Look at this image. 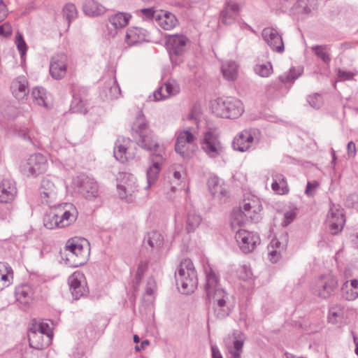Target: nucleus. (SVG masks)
Segmentation results:
<instances>
[{"instance_id": "7ed1b4c3", "label": "nucleus", "mask_w": 358, "mask_h": 358, "mask_svg": "<svg viewBox=\"0 0 358 358\" xmlns=\"http://www.w3.org/2000/svg\"><path fill=\"white\" fill-rule=\"evenodd\" d=\"M175 278L182 293L188 294L194 291L198 285V278L191 259H185L180 262L175 272Z\"/></svg>"}, {"instance_id": "9b49d317", "label": "nucleus", "mask_w": 358, "mask_h": 358, "mask_svg": "<svg viewBox=\"0 0 358 358\" xmlns=\"http://www.w3.org/2000/svg\"><path fill=\"white\" fill-rule=\"evenodd\" d=\"M41 203L49 207L55 206L58 201V189L52 178L47 176L43 178L40 187Z\"/></svg>"}, {"instance_id": "f257e3e1", "label": "nucleus", "mask_w": 358, "mask_h": 358, "mask_svg": "<svg viewBox=\"0 0 358 358\" xmlns=\"http://www.w3.org/2000/svg\"><path fill=\"white\" fill-rule=\"evenodd\" d=\"M132 136L138 145L143 149L157 153L163 147L159 146L148 128L145 116L141 111L136 115L131 128Z\"/></svg>"}, {"instance_id": "4468645a", "label": "nucleus", "mask_w": 358, "mask_h": 358, "mask_svg": "<svg viewBox=\"0 0 358 358\" xmlns=\"http://www.w3.org/2000/svg\"><path fill=\"white\" fill-rule=\"evenodd\" d=\"M69 289L75 300L87 296L88 287L84 275L78 271L72 273L68 278Z\"/></svg>"}, {"instance_id": "0eeeda50", "label": "nucleus", "mask_w": 358, "mask_h": 358, "mask_svg": "<svg viewBox=\"0 0 358 358\" xmlns=\"http://www.w3.org/2000/svg\"><path fill=\"white\" fill-rule=\"evenodd\" d=\"M47 169V160L40 154L31 155L27 160L22 162L20 166V172L27 177H36L43 173Z\"/></svg>"}, {"instance_id": "774afa93", "label": "nucleus", "mask_w": 358, "mask_h": 358, "mask_svg": "<svg viewBox=\"0 0 358 358\" xmlns=\"http://www.w3.org/2000/svg\"><path fill=\"white\" fill-rule=\"evenodd\" d=\"M355 74L350 71H342L341 69L338 71V77L340 80H352Z\"/></svg>"}, {"instance_id": "9d476101", "label": "nucleus", "mask_w": 358, "mask_h": 358, "mask_svg": "<svg viewBox=\"0 0 358 358\" xmlns=\"http://www.w3.org/2000/svg\"><path fill=\"white\" fill-rule=\"evenodd\" d=\"M196 139V136L189 129L179 131L175 144L176 152L185 159L190 158L193 154L190 147L194 143Z\"/></svg>"}, {"instance_id": "c9c22d12", "label": "nucleus", "mask_w": 358, "mask_h": 358, "mask_svg": "<svg viewBox=\"0 0 358 358\" xmlns=\"http://www.w3.org/2000/svg\"><path fill=\"white\" fill-rule=\"evenodd\" d=\"M345 315V307L341 304H335L329 310L328 321L337 324L343 320Z\"/></svg>"}, {"instance_id": "8fccbe9b", "label": "nucleus", "mask_w": 358, "mask_h": 358, "mask_svg": "<svg viewBox=\"0 0 358 358\" xmlns=\"http://www.w3.org/2000/svg\"><path fill=\"white\" fill-rule=\"evenodd\" d=\"M63 15L68 20L69 24L77 17L78 11L73 3H66L63 8Z\"/></svg>"}, {"instance_id": "09e8293b", "label": "nucleus", "mask_w": 358, "mask_h": 358, "mask_svg": "<svg viewBox=\"0 0 358 358\" xmlns=\"http://www.w3.org/2000/svg\"><path fill=\"white\" fill-rule=\"evenodd\" d=\"M31 96L38 106L46 107L45 90L43 87H36L31 91Z\"/></svg>"}, {"instance_id": "338daca9", "label": "nucleus", "mask_w": 358, "mask_h": 358, "mask_svg": "<svg viewBox=\"0 0 358 358\" xmlns=\"http://www.w3.org/2000/svg\"><path fill=\"white\" fill-rule=\"evenodd\" d=\"M13 30L9 23H4L0 25V36L9 37L12 35Z\"/></svg>"}, {"instance_id": "a19ab883", "label": "nucleus", "mask_w": 358, "mask_h": 358, "mask_svg": "<svg viewBox=\"0 0 358 358\" xmlns=\"http://www.w3.org/2000/svg\"><path fill=\"white\" fill-rule=\"evenodd\" d=\"M159 13L154 7L145 8L136 10L137 15L144 21L154 22L156 23Z\"/></svg>"}, {"instance_id": "a211bd4d", "label": "nucleus", "mask_w": 358, "mask_h": 358, "mask_svg": "<svg viewBox=\"0 0 358 358\" xmlns=\"http://www.w3.org/2000/svg\"><path fill=\"white\" fill-rule=\"evenodd\" d=\"M336 286L337 280L334 276L324 275L317 280L316 292L320 297L326 299L331 296Z\"/></svg>"}, {"instance_id": "6ab92c4d", "label": "nucleus", "mask_w": 358, "mask_h": 358, "mask_svg": "<svg viewBox=\"0 0 358 358\" xmlns=\"http://www.w3.org/2000/svg\"><path fill=\"white\" fill-rule=\"evenodd\" d=\"M203 272L206 275V283L204 285L206 294H211L213 291L222 287L220 284L218 273L208 263L203 265Z\"/></svg>"}, {"instance_id": "49530a36", "label": "nucleus", "mask_w": 358, "mask_h": 358, "mask_svg": "<svg viewBox=\"0 0 358 358\" xmlns=\"http://www.w3.org/2000/svg\"><path fill=\"white\" fill-rule=\"evenodd\" d=\"M254 71L261 77H268L273 73V66L271 62L257 64L255 66Z\"/></svg>"}, {"instance_id": "2eb2a0df", "label": "nucleus", "mask_w": 358, "mask_h": 358, "mask_svg": "<svg viewBox=\"0 0 358 358\" xmlns=\"http://www.w3.org/2000/svg\"><path fill=\"white\" fill-rule=\"evenodd\" d=\"M262 38L271 49L275 52L282 53L285 50L282 34L273 27H266L262 32Z\"/></svg>"}, {"instance_id": "c85d7f7f", "label": "nucleus", "mask_w": 358, "mask_h": 358, "mask_svg": "<svg viewBox=\"0 0 358 358\" xmlns=\"http://www.w3.org/2000/svg\"><path fill=\"white\" fill-rule=\"evenodd\" d=\"M83 13L90 17H96L103 15L106 8L95 0H85L83 3Z\"/></svg>"}, {"instance_id": "6e6d98bb", "label": "nucleus", "mask_w": 358, "mask_h": 358, "mask_svg": "<svg viewBox=\"0 0 358 358\" xmlns=\"http://www.w3.org/2000/svg\"><path fill=\"white\" fill-rule=\"evenodd\" d=\"M3 266L6 270V273L0 274V280L3 282V286L0 287L1 290L10 285L13 279V270L11 267L6 265H3Z\"/></svg>"}, {"instance_id": "a878e982", "label": "nucleus", "mask_w": 358, "mask_h": 358, "mask_svg": "<svg viewBox=\"0 0 358 358\" xmlns=\"http://www.w3.org/2000/svg\"><path fill=\"white\" fill-rule=\"evenodd\" d=\"M178 23L176 17L171 13L161 10L157 15L156 24L164 30L173 29Z\"/></svg>"}, {"instance_id": "4c0bfd02", "label": "nucleus", "mask_w": 358, "mask_h": 358, "mask_svg": "<svg viewBox=\"0 0 358 358\" xmlns=\"http://www.w3.org/2000/svg\"><path fill=\"white\" fill-rule=\"evenodd\" d=\"M131 15L124 13H118L109 17V22L115 29H120L127 25Z\"/></svg>"}, {"instance_id": "de8ad7c7", "label": "nucleus", "mask_w": 358, "mask_h": 358, "mask_svg": "<svg viewBox=\"0 0 358 358\" xmlns=\"http://www.w3.org/2000/svg\"><path fill=\"white\" fill-rule=\"evenodd\" d=\"M15 45L17 50L20 55V58L22 60L25 59L26 53L28 49L27 45L23 38V35L18 31L16 33L15 36Z\"/></svg>"}, {"instance_id": "bf43d9fd", "label": "nucleus", "mask_w": 358, "mask_h": 358, "mask_svg": "<svg viewBox=\"0 0 358 358\" xmlns=\"http://www.w3.org/2000/svg\"><path fill=\"white\" fill-rule=\"evenodd\" d=\"M281 239L283 241H279L278 239H273L271 242V244L270 245L268 246V248H274V249H277V250H285L286 249V247H287V236H283L281 237Z\"/></svg>"}, {"instance_id": "ea45409f", "label": "nucleus", "mask_w": 358, "mask_h": 358, "mask_svg": "<svg viewBox=\"0 0 358 358\" xmlns=\"http://www.w3.org/2000/svg\"><path fill=\"white\" fill-rule=\"evenodd\" d=\"M113 155L115 158L122 163L128 160L129 156L127 153V148L122 143L120 138H118L115 142Z\"/></svg>"}, {"instance_id": "f3484780", "label": "nucleus", "mask_w": 358, "mask_h": 358, "mask_svg": "<svg viewBox=\"0 0 358 358\" xmlns=\"http://www.w3.org/2000/svg\"><path fill=\"white\" fill-rule=\"evenodd\" d=\"M327 222L331 234L332 235L337 234L343 229L345 224L343 209L336 206L331 207Z\"/></svg>"}, {"instance_id": "f704fd0d", "label": "nucleus", "mask_w": 358, "mask_h": 358, "mask_svg": "<svg viewBox=\"0 0 358 358\" xmlns=\"http://www.w3.org/2000/svg\"><path fill=\"white\" fill-rule=\"evenodd\" d=\"M223 76L228 80H234L238 76V65L234 61H227L221 67Z\"/></svg>"}, {"instance_id": "0e129e2a", "label": "nucleus", "mask_w": 358, "mask_h": 358, "mask_svg": "<svg viewBox=\"0 0 358 358\" xmlns=\"http://www.w3.org/2000/svg\"><path fill=\"white\" fill-rule=\"evenodd\" d=\"M284 250L268 248V257L272 263H276L281 257L282 252Z\"/></svg>"}, {"instance_id": "1a4fd4ad", "label": "nucleus", "mask_w": 358, "mask_h": 358, "mask_svg": "<svg viewBox=\"0 0 358 358\" xmlns=\"http://www.w3.org/2000/svg\"><path fill=\"white\" fill-rule=\"evenodd\" d=\"M187 43H189V40L182 34L169 35L166 37V48L173 64H178L177 57L184 53Z\"/></svg>"}, {"instance_id": "39448f33", "label": "nucleus", "mask_w": 358, "mask_h": 358, "mask_svg": "<svg viewBox=\"0 0 358 358\" xmlns=\"http://www.w3.org/2000/svg\"><path fill=\"white\" fill-rule=\"evenodd\" d=\"M201 147L206 155L212 159L220 157L224 152V147L220 141V134L214 128H210L203 133Z\"/></svg>"}, {"instance_id": "58836bf2", "label": "nucleus", "mask_w": 358, "mask_h": 358, "mask_svg": "<svg viewBox=\"0 0 358 358\" xmlns=\"http://www.w3.org/2000/svg\"><path fill=\"white\" fill-rule=\"evenodd\" d=\"M313 0H298L293 6V11L299 15L310 13Z\"/></svg>"}, {"instance_id": "c756f323", "label": "nucleus", "mask_w": 358, "mask_h": 358, "mask_svg": "<svg viewBox=\"0 0 358 358\" xmlns=\"http://www.w3.org/2000/svg\"><path fill=\"white\" fill-rule=\"evenodd\" d=\"M66 210L62 213L58 219L61 227H64L74 222L77 217V210L76 207L70 203H65Z\"/></svg>"}, {"instance_id": "052dcab7", "label": "nucleus", "mask_w": 358, "mask_h": 358, "mask_svg": "<svg viewBox=\"0 0 358 358\" xmlns=\"http://www.w3.org/2000/svg\"><path fill=\"white\" fill-rule=\"evenodd\" d=\"M119 194L122 199H126L128 195H131L134 192V189L131 187L124 185H118Z\"/></svg>"}, {"instance_id": "4be33fe9", "label": "nucleus", "mask_w": 358, "mask_h": 358, "mask_svg": "<svg viewBox=\"0 0 358 358\" xmlns=\"http://www.w3.org/2000/svg\"><path fill=\"white\" fill-rule=\"evenodd\" d=\"M178 93V85L174 81H169L165 83L164 85L157 89L153 93V96L155 101H161L171 96H174Z\"/></svg>"}, {"instance_id": "5fc2aeb1", "label": "nucleus", "mask_w": 358, "mask_h": 358, "mask_svg": "<svg viewBox=\"0 0 358 358\" xmlns=\"http://www.w3.org/2000/svg\"><path fill=\"white\" fill-rule=\"evenodd\" d=\"M236 15L232 13L228 10L223 9L220 13V22L226 25H230L233 24L236 17Z\"/></svg>"}, {"instance_id": "e433bc0d", "label": "nucleus", "mask_w": 358, "mask_h": 358, "mask_svg": "<svg viewBox=\"0 0 358 358\" xmlns=\"http://www.w3.org/2000/svg\"><path fill=\"white\" fill-rule=\"evenodd\" d=\"M202 221L201 215L195 210H189L186 220V230L188 233L194 231Z\"/></svg>"}, {"instance_id": "4d7b16f0", "label": "nucleus", "mask_w": 358, "mask_h": 358, "mask_svg": "<svg viewBox=\"0 0 358 358\" xmlns=\"http://www.w3.org/2000/svg\"><path fill=\"white\" fill-rule=\"evenodd\" d=\"M185 178L184 173L180 171H174L172 173L171 185V189L172 192H175L177 189V187L180 185L182 180Z\"/></svg>"}, {"instance_id": "ddd939ff", "label": "nucleus", "mask_w": 358, "mask_h": 358, "mask_svg": "<svg viewBox=\"0 0 358 358\" xmlns=\"http://www.w3.org/2000/svg\"><path fill=\"white\" fill-rule=\"evenodd\" d=\"M165 152L164 149H161L157 153H151L150 156V161L151 164L147 170V186L146 189L150 188L157 180L162 166L165 161L164 157Z\"/></svg>"}, {"instance_id": "473e14b6", "label": "nucleus", "mask_w": 358, "mask_h": 358, "mask_svg": "<svg viewBox=\"0 0 358 358\" xmlns=\"http://www.w3.org/2000/svg\"><path fill=\"white\" fill-rule=\"evenodd\" d=\"M15 294L19 303L27 305L32 298L33 292L29 285L23 284L15 288Z\"/></svg>"}, {"instance_id": "72a5a7b5", "label": "nucleus", "mask_w": 358, "mask_h": 358, "mask_svg": "<svg viewBox=\"0 0 358 358\" xmlns=\"http://www.w3.org/2000/svg\"><path fill=\"white\" fill-rule=\"evenodd\" d=\"M209 190L214 197L222 199L227 194V190L221 185V180L217 177H211L208 180Z\"/></svg>"}, {"instance_id": "f03ea898", "label": "nucleus", "mask_w": 358, "mask_h": 358, "mask_svg": "<svg viewBox=\"0 0 358 358\" xmlns=\"http://www.w3.org/2000/svg\"><path fill=\"white\" fill-rule=\"evenodd\" d=\"M90 251L87 247H83L82 241L71 238L66 243L61 256L66 264L71 267H78L84 265L89 257Z\"/></svg>"}, {"instance_id": "aec40b11", "label": "nucleus", "mask_w": 358, "mask_h": 358, "mask_svg": "<svg viewBox=\"0 0 358 358\" xmlns=\"http://www.w3.org/2000/svg\"><path fill=\"white\" fill-rule=\"evenodd\" d=\"M17 187L12 179H3L0 182V203H9L15 198Z\"/></svg>"}, {"instance_id": "c03bdc74", "label": "nucleus", "mask_w": 358, "mask_h": 358, "mask_svg": "<svg viewBox=\"0 0 358 358\" xmlns=\"http://www.w3.org/2000/svg\"><path fill=\"white\" fill-rule=\"evenodd\" d=\"M315 55L325 64H329L331 61L330 48L328 45H317L315 46Z\"/></svg>"}, {"instance_id": "603ef678", "label": "nucleus", "mask_w": 358, "mask_h": 358, "mask_svg": "<svg viewBox=\"0 0 358 358\" xmlns=\"http://www.w3.org/2000/svg\"><path fill=\"white\" fill-rule=\"evenodd\" d=\"M111 85L110 86L107 92H106L105 97L107 99H117L121 94L120 86L116 80H111Z\"/></svg>"}, {"instance_id": "dca6fc26", "label": "nucleus", "mask_w": 358, "mask_h": 358, "mask_svg": "<svg viewBox=\"0 0 358 358\" xmlns=\"http://www.w3.org/2000/svg\"><path fill=\"white\" fill-rule=\"evenodd\" d=\"M67 56L60 53L52 57L50 65V73L52 78L59 80L64 78L66 73Z\"/></svg>"}, {"instance_id": "864d4df0", "label": "nucleus", "mask_w": 358, "mask_h": 358, "mask_svg": "<svg viewBox=\"0 0 358 358\" xmlns=\"http://www.w3.org/2000/svg\"><path fill=\"white\" fill-rule=\"evenodd\" d=\"M252 203L253 204H252L250 202L245 201L241 209L243 212H245V213H249L250 215H252V216H255L258 219L259 215L257 212L260 210V206L255 204V201H253Z\"/></svg>"}, {"instance_id": "393cba45", "label": "nucleus", "mask_w": 358, "mask_h": 358, "mask_svg": "<svg viewBox=\"0 0 358 358\" xmlns=\"http://www.w3.org/2000/svg\"><path fill=\"white\" fill-rule=\"evenodd\" d=\"M257 221V217L245 213L242 209L234 210L231 215V227L232 230L236 231L238 227L243 226L248 220Z\"/></svg>"}, {"instance_id": "6e6552de", "label": "nucleus", "mask_w": 358, "mask_h": 358, "mask_svg": "<svg viewBox=\"0 0 358 358\" xmlns=\"http://www.w3.org/2000/svg\"><path fill=\"white\" fill-rule=\"evenodd\" d=\"M78 192L87 200H93L99 196V185L93 178L86 175H80L73 180Z\"/></svg>"}, {"instance_id": "37998d69", "label": "nucleus", "mask_w": 358, "mask_h": 358, "mask_svg": "<svg viewBox=\"0 0 358 358\" xmlns=\"http://www.w3.org/2000/svg\"><path fill=\"white\" fill-rule=\"evenodd\" d=\"M243 343V341L236 338L231 345H227V348L231 355V358H241Z\"/></svg>"}, {"instance_id": "5701e85b", "label": "nucleus", "mask_w": 358, "mask_h": 358, "mask_svg": "<svg viewBox=\"0 0 358 358\" xmlns=\"http://www.w3.org/2000/svg\"><path fill=\"white\" fill-rule=\"evenodd\" d=\"M148 37L149 32L146 29L141 27H133L127 30L125 42L129 45H134L146 41Z\"/></svg>"}, {"instance_id": "3c124183", "label": "nucleus", "mask_w": 358, "mask_h": 358, "mask_svg": "<svg viewBox=\"0 0 358 358\" xmlns=\"http://www.w3.org/2000/svg\"><path fill=\"white\" fill-rule=\"evenodd\" d=\"M58 221L57 215H54L53 213L50 210L44 217V226L50 229L55 227H61L60 223Z\"/></svg>"}, {"instance_id": "bb28decb", "label": "nucleus", "mask_w": 358, "mask_h": 358, "mask_svg": "<svg viewBox=\"0 0 358 358\" xmlns=\"http://www.w3.org/2000/svg\"><path fill=\"white\" fill-rule=\"evenodd\" d=\"M81 93H78L76 90H73V100L71 104V110L73 113H85L87 112V99L85 96L87 90L85 88L80 90Z\"/></svg>"}, {"instance_id": "13d9d810", "label": "nucleus", "mask_w": 358, "mask_h": 358, "mask_svg": "<svg viewBox=\"0 0 358 358\" xmlns=\"http://www.w3.org/2000/svg\"><path fill=\"white\" fill-rule=\"evenodd\" d=\"M148 269V263L146 262H141L138 266V268L136 271L135 279H134V286H138L140 284V282L143 277L145 272Z\"/></svg>"}, {"instance_id": "7c9ffc66", "label": "nucleus", "mask_w": 358, "mask_h": 358, "mask_svg": "<svg viewBox=\"0 0 358 358\" xmlns=\"http://www.w3.org/2000/svg\"><path fill=\"white\" fill-rule=\"evenodd\" d=\"M164 236L156 230L149 231L144 237V243L154 250H159L164 245Z\"/></svg>"}, {"instance_id": "423d86ee", "label": "nucleus", "mask_w": 358, "mask_h": 358, "mask_svg": "<svg viewBox=\"0 0 358 358\" xmlns=\"http://www.w3.org/2000/svg\"><path fill=\"white\" fill-rule=\"evenodd\" d=\"M206 296L213 304L217 318L223 319L229 315L232 308L229 304V294L222 287L213 291L211 294H206Z\"/></svg>"}, {"instance_id": "a18cd8bd", "label": "nucleus", "mask_w": 358, "mask_h": 358, "mask_svg": "<svg viewBox=\"0 0 358 358\" xmlns=\"http://www.w3.org/2000/svg\"><path fill=\"white\" fill-rule=\"evenodd\" d=\"M303 69L299 66L292 68L289 71L279 76V80L284 83H287L297 79L302 73Z\"/></svg>"}, {"instance_id": "e2e57ef3", "label": "nucleus", "mask_w": 358, "mask_h": 358, "mask_svg": "<svg viewBox=\"0 0 358 358\" xmlns=\"http://www.w3.org/2000/svg\"><path fill=\"white\" fill-rule=\"evenodd\" d=\"M18 135L23 138L24 140L29 141L30 143H33L32 140L34 136L33 131L29 129L27 127L21 128L18 131Z\"/></svg>"}, {"instance_id": "79ce46f5", "label": "nucleus", "mask_w": 358, "mask_h": 358, "mask_svg": "<svg viewBox=\"0 0 358 358\" xmlns=\"http://www.w3.org/2000/svg\"><path fill=\"white\" fill-rule=\"evenodd\" d=\"M31 328L32 329L45 334V338H51L52 336V328L49 322L46 320L41 322H34Z\"/></svg>"}, {"instance_id": "b1692460", "label": "nucleus", "mask_w": 358, "mask_h": 358, "mask_svg": "<svg viewBox=\"0 0 358 358\" xmlns=\"http://www.w3.org/2000/svg\"><path fill=\"white\" fill-rule=\"evenodd\" d=\"M253 141L252 134L248 131H243L234 138L232 146L235 150L245 152L251 148Z\"/></svg>"}, {"instance_id": "cd10ccee", "label": "nucleus", "mask_w": 358, "mask_h": 358, "mask_svg": "<svg viewBox=\"0 0 358 358\" xmlns=\"http://www.w3.org/2000/svg\"><path fill=\"white\" fill-rule=\"evenodd\" d=\"M29 345L35 349H42L48 345L51 338H45V334L29 328L28 332Z\"/></svg>"}, {"instance_id": "69168bd1", "label": "nucleus", "mask_w": 358, "mask_h": 358, "mask_svg": "<svg viewBox=\"0 0 358 358\" xmlns=\"http://www.w3.org/2000/svg\"><path fill=\"white\" fill-rule=\"evenodd\" d=\"M50 211H52L54 215H57V218L59 219L62 213L66 210L65 203H59L57 201L55 206L50 207Z\"/></svg>"}, {"instance_id": "f8f14e48", "label": "nucleus", "mask_w": 358, "mask_h": 358, "mask_svg": "<svg viewBox=\"0 0 358 358\" xmlns=\"http://www.w3.org/2000/svg\"><path fill=\"white\" fill-rule=\"evenodd\" d=\"M235 239L240 250L245 254L252 252L260 242L259 236L257 234L245 229H238Z\"/></svg>"}, {"instance_id": "20e7f679", "label": "nucleus", "mask_w": 358, "mask_h": 358, "mask_svg": "<svg viewBox=\"0 0 358 358\" xmlns=\"http://www.w3.org/2000/svg\"><path fill=\"white\" fill-rule=\"evenodd\" d=\"M214 113L223 118L235 119L243 112L241 101L234 97H220L213 104Z\"/></svg>"}, {"instance_id": "412c9836", "label": "nucleus", "mask_w": 358, "mask_h": 358, "mask_svg": "<svg viewBox=\"0 0 358 358\" xmlns=\"http://www.w3.org/2000/svg\"><path fill=\"white\" fill-rule=\"evenodd\" d=\"M13 95L18 100H23L29 94L28 80L24 76H18L10 85Z\"/></svg>"}, {"instance_id": "2f4dec72", "label": "nucleus", "mask_w": 358, "mask_h": 358, "mask_svg": "<svg viewBox=\"0 0 358 358\" xmlns=\"http://www.w3.org/2000/svg\"><path fill=\"white\" fill-rule=\"evenodd\" d=\"M342 296L348 301H353L358 297V280H352L350 283L345 282L341 287Z\"/></svg>"}, {"instance_id": "680f3d73", "label": "nucleus", "mask_w": 358, "mask_h": 358, "mask_svg": "<svg viewBox=\"0 0 358 358\" xmlns=\"http://www.w3.org/2000/svg\"><path fill=\"white\" fill-rule=\"evenodd\" d=\"M296 215V210H290L285 212L284 214V219L282 222V225L283 227H287L288 224L293 222Z\"/></svg>"}]
</instances>
